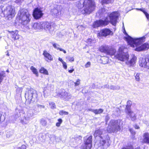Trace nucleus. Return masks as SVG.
<instances>
[{"mask_svg":"<svg viewBox=\"0 0 149 149\" xmlns=\"http://www.w3.org/2000/svg\"><path fill=\"white\" fill-rule=\"evenodd\" d=\"M86 42L88 43V46H91L93 44L92 40L91 39L88 38L87 39Z\"/></svg>","mask_w":149,"mask_h":149,"instance_id":"e433bc0d","label":"nucleus"},{"mask_svg":"<svg viewBox=\"0 0 149 149\" xmlns=\"http://www.w3.org/2000/svg\"><path fill=\"white\" fill-rule=\"evenodd\" d=\"M15 10L14 7L9 6L4 11V13L9 20H10L15 16Z\"/></svg>","mask_w":149,"mask_h":149,"instance_id":"f8f14e48","label":"nucleus"},{"mask_svg":"<svg viewBox=\"0 0 149 149\" xmlns=\"http://www.w3.org/2000/svg\"><path fill=\"white\" fill-rule=\"evenodd\" d=\"M109 85L108 84H106L105 85H104L102 86H99L98 87V88L100 89H101L102 88H106L109 89Z\"/></svg>","mask_w":149,"mask_h":149,"instance_id":"79ce46f5","label":"nucleus"},{"mask_svg":"<svg viewBox=\"0 0 149 149\" xmlns=\"http://www.w3.org/2000/svg\"><path fill=\"white\" fill-rule=\"evenodd\" d=\"M42 22H38L35 23L33 25V27L34 29L36 30H39L42 29Z\"/></svg>","mask_w":149,"mask_h":149,"instance_id":"4be33fe9","label":"nucleus"},{"mask_svg":"<svg viewBox=\"0 0 149 149\" xmlns=\"http://www.w3.org/2000/svg\"><path fill=\"white\" fill-rule=\"evenodd\" d=\"M87 87H86L85 88H84L82 90V93H87L88 90V89L87 88Z\"/></svg>","mask_w":149,"mask_h":149,"instance_id":"a18cd8bd","label":"nucleus"},{"mask_svg":"<svg viewBox=\"0 0 149 149\" xmlns=\"http://www.w3.org/2000/svg\"><path fill=\"white\" fill-rule=\"evenodd\" d=\"M25 98L26 102L30 105L38 100L37 92L33 89H30L25 93Z\"/></svg>","mask_w":149,"mask_h":149,"instance_id":"0eeeda50","label":"nucleus"},{"mask_svg":"<svg viewBox=\"0 0 149 149\" xmlns=\"http://www.w3.org/2000/svg\"><path fill=\"white\" fill-rule=\"evenodd\" d=\"M116 57L118 60L122 61H127L126 64L129 66H133L136 63V57L134 56L129 61V55L127 52L125 53L123 51L119 52L116 55Z\"/></svg>","mask_w":149,"mask_h":149,"instance_id":"39448f33","label":"nucleus"},{"mask_svg":"<svg viewBox=\"0 0 149 149\" xmlns=\"http://www.w3.org/2000/svg\"><path fill=\"white\" fill-rule=\"evenodd\" d=\"M62 63L63 64V68L65 69H66L67 67V65L66 64V63L65 62H63Z\"/></svg>","mask_w":149,"mask_h":149,"instance_id":"09e8293b","label":"nucleus"},{"mask_svg":"<svg viewBox=\"0 0 149 149\" xmlns=\"http://www.w3.org/2000/svg\"><path fill=\"white\" fill-rule=\"evenodd\" d=\"M137 10H140V11H142L144 14L145 15L146 18L148 19L149 18V14L146 12L145 10L143 8H137Z\"/></svg>","mask_w":149,"mask_h":149,"instance_id":"c756f323","label":"nucleus"},{"mask_svg":"<svg viewBox=\"0 0 149 149\" xmlns=\"http://www.w3.org/2000/svg\"><path fill=\"white\" fill-rule=\"evenodd\" d=\"M91 65V63L90 62H88L85 65V67L86 68H88Z\"/></svg>","mask_w":149,"mask_h":149,"instance_id":"603ef678","label":"nucleus"},{"mask_svg":"<svg viewBox=\"0 0 149 149\" xmlns=\"http://www.w3.org/2000/svg\"><path fill=\"white\" fill-rule=\"evenodd\" d=\"M92 136H87L84 138V143L82 144L81 148L82 149H91L92 146Z\"/></svg>","mask_w":149,"mask_h":149,"instance_id":"9b49d317","label":"nucleus"},{"mask_svg":"<svg viewBox=\"0 0 149 149\" xmlns=\"http://www.w3.org/2000/svg\"><path fill=\"white\" fill-rule=\"evenodd\" d=\"M104 111V110L102 109H95L94 113L95 114H100L102 113Z\"/></svg>","mask_w":149,"mask_h":149,"instance_id":"7c9ffc66","label":"nucleus"},{"mask_svg":"<svg viewBox=\"0 0 149 149\" xmlns=\"http://www.w3.org/2000/svg\"><path fill=\"white\" fill-rule=\"evenodd\" d=\"M81 137L80 136H79V141H81Z\"/></svg>","mask_w":149,"mask_h":149,"instance_id":"0e129e2a","label":"nucleus"},{"mask_svg":"<svg viewBox=\"0 0 149 149\" xmlns=\"http://www.w3.org/2000/svg\"><path fill=\"white\" fill-rule=\"evenodd\" d=\"M43 55L46 58V60L48 61V60L52 61L53 58L52 56L46 50L43 51Z\"/></svg>","mask_w":149,"mask_h":149,"instance_id":"412c9836","label":"nucleus"},{"mask_svg":"<svg viewBox=\"0 0 149 149\" xmlns=\"http://www.w3.org/2000/svg\"><path fill=\"white\" fill-rule=\"evenodd\" d=\"M120 88V87L118 86L111 85L110 86H109V89L113 90H119Z\"/></svg>","mask_w":149,"mask_h":149,"instance_id":"a878e982","label":"nucleus"},{"mask_svg":"<svg viewBox=\"0 0 149 149\" xmlns=\"http://www.w3.org/2000/svg\"><path fill=\"white\" fill-rule=\"evenodd\" d=\"M120 125L118 120H111L109 123L107 130L110 132L116 133L120 130Z\"/></svg>","mask_w":149,"mask_h":149,"instance_id":"6e6552de","label":"nucleus"},{"mask_svg":"<svg viewBox=\"0 0 149 149\" xmlns=\"http://www.w3.org/2000/svg\"><path fill=\"white\" fill-rule=\"evenodd\" d=\"M49 104L51 109H54L56 108V105L54 102H49Z\"/></svg>","mask_w":149,"mask_h":149,"instance_id":"c9c22d12","label":"nucleus"},{"mask_svg":"<svg viewBox=\"0 0 149 149\" xmlns=\"http://www.w3.org/2000/svg\"><path fill=\"white\" fill-rule=\"evenodd\" d=\"M145 38L146 37L144 36L138 38H133L128 35L127 42L131 47H136L134 49L135 51H143L149 49L148 43L145 42L143 44L145 41Z\"/></svg>","mask_w":149,"mask_h":149,"instance_id":"f03ea898","label":"nucleus"},{"mask_svg":"<svg viewBox=\"0 0 149 149\" xmlns=\"http://www.w3.org/2000/svg\"><path fill=\"white\" fill-rule=\"evenodd\" d=\"M52 44L53 47L55 48L57 50H59L60 51L63 52L65 54L66 53V51L65 50L58 47L60 46L58 44L54 42H52Z\"/></svg>","mask_w":149,"mask_h":149,"instance_id":"b1692460","label":"nucleus"},{"mask_svg":"<svg viewBox=\"0 0 149 149\" xmlns=\"http://www.w3.org/2000/svg\"><path fill=\"white\" fill-rule=\"evenodd\" d=\"M94 110L95 109H88V111H91L94 113Z\"/></svg>","mask_w":149,"mask_h":149,"instance_id":"6e6d98bb","label":"nucleus"},{"mask_svg":"<svg viewBox=\"0 0 149 149\" xmlns=\"http://www.w3.org/2000/svg\"><path fill=\"white\" fill-rule=\"evenodd\" d=\"M134 127L136 129H138L139 128V127L137 125H135Z\"/></svg>","mask_w":149,"mask_h":149,"instance_id":"bf43d9fd","label":"nucleus"},{"mask_svg":"<svg viewBox=\"0 0 149 149\" xmlns=\"http://www.w3.org/2000/svg\"><path fill=\"white\" fill-rule=\"evenodd\" d=\"M5 76V73L4 71H2L0 72V84L3 80Z\"/></svg>","mask_w":149,"mask_h":149,"instance_id":"bb28decb","label":"nucleus"},{"mask_svg":"<svg viewBox=\"0 0 149 149\" xmlns=\"http://www.w3.org/2000/svg\"><path fill=\"white\" fill-rule=\"evenodd\" d=\"M40 72L46 75L48 74V72L47 70L43 67H42L39 70Z\"/></svg>","mask_w":149,"mask_h":149,"instance_id":"cd10ccee","label":"nucleus"},{"mask_svg":"<svg viewBox=\"0 0 149 149\" xmlns=\"http://www.w3.org/2000/svg\"><path fill=\"white\" fill-rule=\"evenodd\" d=\"M58 60L60 62H61L62 63L63 62H64L62 60V58L59 57L58 58Z\"/></svg>","mask_w":149,"mask_h":149,"instance_id":"4d7b16f0","label":"nucleus"},{"mask_svg":"<svg viewBox=\"0 0 149 149\" xmlns=\"http://www.w3.org/2000/svg\"><path fill=\"white\" fill-rule=\"evenodd\" d=\"M80 84V80L78 79L76 81L74 82L75 86H78Z\"/></svg>","mask_w":149,"mask_h":149,"instance_id":"49530a36","label":"nucleus"},{"mask_svg":"<svg viewBox=\"0 0 149 149\" xmlns=\"http://www.w3.org/2000/svg\"><path fill=\"white\" fill-rule=\"evenodd\" d=\"M17 17L21 24L25 25L30 22L31 16L27 10L22 9L18 12Z\"/></svg>","mask_w":149,"mask_h":149,"instance_id":"423d86ee","label":"nucleus"},{"mask_svg":"<svg viewBox=\"0 0 149 149\" xmlns=\"http://www.w3.org/2000/svg\"><path fill=\"white\" fill-rule=\"evenodd\" d=\"M94 136L95 137H98L100 138L99 142L96 143L99 147L101 148L104 149L107 148L110 146L109 136L106 134L105 135L102 134L101 130H98L95 131Z\"/></svg>","mask_w":149,"mask_h":149,"instance_id":"20e7f679","label":"nucleus"},{"mask_svg":"<svg viewBox=\"0 0 149 149\" xmlns=\"http://www.w3.org/2000/svg\"><path fill=\"white\" fill-rule=\"evenodd\" d=\"M102 61V63L105 64L107 63L108 61V58L106 57H103L101 59Z\"/></svg>","mask_w":149,"mask_h":149,"instance_id":"2f4dec72","label":"nucleus"},{"mask_svg":"<svg viewBox=\"0 0 149 149\" xmlns=\"http://www.w3.org/2000/svg\"><path fill=\"white\" fill-rule=\"evenodd\" d=\"M132 104V102L130 100H128L127 101V105H126V107L125 109V111H127L128 110H130Z\"/></svg>","mask_w":149,"mask_h":149,"instance_id":"393cba45","label":"nucleus"},{"mask_svg":"<svg viewBox=\"0 0 149 149\" xmlns=\"http://www.w3.org/2000/svg\"><path fill=\"white\" fill-rule=\"evenodd\" d=\"M139 65L142 67L149 69V56H147L145 58H142L139 61Z\"/></svg>","mask_w":149,"mask_h":149,"instance_id":"dca6fc26","label":"nucleus"},{"mask_svg":"<svg viewBox=\"0 0 149 149\" xmlns=\"http://www.w3.org/2000/svg\"><path fill=\"white\" fill-rule=\"evenodd\" d=\"M119 110H119V109H117V111H119Z\"/></svg>","mask_w":149,"mask_h":149,"instance_id":"774afa93","label":"nucleus"},{"mask_svg":"<svg viewBox=\"0 0 149 149\" xmlns=\"http://www.w3.org/2000/svg\"><path fill=\"white\" fill-rule=\"evenodd\" d=\"M6 72H9V70H6Z\"/></svg>","mask_w":149,"mask_h":149,"instance_id":"338daca9","label":"nucleus"},{"mask_svg":"<svg viewBox=\"0 0 149 149\" xmlns=\"http://www.w3.org/2000/svg\"><path fill=\"white\" fill-rule=\"evenodd\" d=\"M99 49L101 52L110 55H113L116 52L113 48L106 45L101 46Z\"/></svg>","mask_w":149,"mask_h":149,"instance_id":"9d476101","label":"nucleus"},{"mask_svg":"<svg viewBox=\"0 0 149 149\" xmlns=\"http://www.w3.org/2000/svg\"><path fill=\"white\" fill-rule=\"evenodd\" d=\"M125 112L127 115L130 117L132 121H134L136 119V113L131 110L126 111Z\"/></svg>","mask_w":149,"mask_h":149,"instance_id":"6ab92c4d","label":"nucleus"},{"mask_svg":"<svg viewBox=\"0 0 149 149\" xmlns=\"http://www.w3.org/2000/svg\"><path fill=\"white\" fill-rule=\"evenodd\" d=\"M22 91V88H18L16 89V93L18 95V96H21Z\"/></svg>","mask_w":149,"mask_h":149,"instance_id":"473e14b6","label":"nucleus"},{"mask_svg":"<svg viewBox=\"0 0 149 149\" xmlns=\"http://www.w3.org/2000/svg\"><path fill=\"white\" fill-rule=\"evenodd\" d=\"M31 70L33 72V73L35 74L36 76H38V73L37 70L33 66H32L30 68Z\"/></svg>","mask_w":149,"mask_h":149,"instance_id":"c85d7f7f","label":"nucleus"},{"mask_svg":"<svg viewBox=\"0 0 149 149\" xmlns=\"http://www.w3.org/2000/svg\"><path fill=\"white\" fill-rule=\"evenodd\" d=\"M45 136L43 134H40L38 136V138L40 141L43 142L45 139Z\"/></svg>","mask_w":149,"mask_h":149,"instance_id":"72a5a7b5","label":"nucleus"},{"mask_svg":"<svg viewBox=\"0 0 149 149\" xmlns=\"http://www.w3.org/2000/svg\"><path fill=\"white\" fill-rule=\"evenodd\" d=\"M92 85H93V86H94V84H92ZM95 87V86H92V88H94Z\"/></svg>","mask_w":149,"mask_h":149,"instance_id":"e2e57ef3","label":"nucleus"},{"mask_svg":"<svg viewBox=\"0 0 149 149\" xmlns=\"http://www.w3.org/2000/svg\"><path fill=\"white\" fill-rule=\"evenodd\" d=\"M42 28H44L47 32L52 34L54 30V28L52 25V23L48 22H42Z\"/></svg>","mask_w":149,"mask_h":149,"instance_id":"2eb2a0df","label":"nucleus"},{"mask_svg":"<svg viewBox=\"0 0 149 149\" xmlns=\"http://www.w3.org/2000/svg\"><path fill=\"white\" fill-rule=\"evenodd\" d=\"M24 0H15L14 1L17 3H22Z\"/></svg>","mask_w":149,"mask_h":149,"instance_id":"de8ad7c7","label":"nucleus"},{"mask_svg":"<svg viewBox=\"0 0 149 149\" xmlns=\"http://www.w3.org/2000/svg\"><path fill=\"white\" fill-rule=\"evenodd\" d=\"M123 26L122 28H124V29H125V28H124V24H123Z\"/></svg>","mask_w":149,"mask_h":149,"instance_id":"69168bd1","label":"nucleus"},{"mask_svg":"<svg viewBox=\"0 0 149 149\" xmlns=\"http://www.w3.org/2000/svg\"><path fill=\"white\" fill-rule=\"evenodd\" d=\"M45 91H43V92H44V95L45 97Z\"/></svg>","mask_w":149,"mask_h":149,"instance_id":"680f3d73","label":"nucleus"},{"mask_svg":"<svg viewBox=\"0 0 149 149\" xmlns=\"http://www.w3.org/2000/svg\"><path fill=\"white\" fill-rule=\"evenodd\" d=\"M57 96L61 99L66 101L69 100L72 97L71 95L68 92V91H66L63 89L59 90L57 94Z\"/></svg>","mask_w":149,"mask_h":149,"instance_id":"1a4fd4ad","label":"nucleus"},{"mask_svg":"<svg viewBox=\"0 0 149 149\" xmlns=\"http://www.w3.org/2000/svg\"><path fill=\"white\" fill-rule=\"evenodd\" d=\"M40 123L43 126H45L47 124L46 121L43 118L41 120Z\"/></svg>","mask_w":149,"mask_h":149,"instance_id":"ea45409f","label":"nucleus"},{"mask_svg":"<svg viewBox=\"0 0 149 149\" xmlns=\"http://www.w3.org/2000/svg\"><path fill=\"white\" fill-rule=\"evenodd\" d=\"M66 58L70 62H72L74 61V58L73 57H70V56H68L66 57Z\"/></svg>","mask_w":149,"mask_h":149,"instance_id":"37998d69","label":"nucleus"},{"mask_svg":"<svg viewBox=\"0 0 149 149\" xmlns=\"http://www.w3.org/2000/svg\"><path fill=\"white\" fill-rule=\"evenodd\" d=\"M29 107L35 115L39 113L42 109H45V105L38 104L34 105L31 104L30 105Z\"/></svg>","mask_w":149,"mask_h":149,"instance_id":"4468645a","label":"nucleus"},{"mask_svg":"<svg viewBox=\"0 0 149 149\" xmlns=\"http://www.w3.org/2000/svg\"><path fill=\"white\" fill-rule=\"evenodd\" d=\"M59 113L60 115H67L68 114V113L67 112L63 110L60 111H59Z\"/></svg>","mask_w":149,"mask_h":149,"instance_id":"a19ab883","label":"nucleus"},{"mask_svg":"<svg viewBox=\"0 0 149 149\" xmlns=\"http://www.w3.org/2000/svg\"><path fill=\"white\" fill-rule=\"evenodd\" d=\"M43 15L42 11L40 8H36L33 10V16L35 19H38L40 18Z\"/></svg>","mask_w":149,"mask_h":149,"instance_id":"f3484780","label":"nucleus"},{"mask_svg":"<svg viewBox=\"0 0 149 149\" xmlns=\"http://www.w3.org/2000/svg\"><path fill=\"white\" fill-rule=\"evenodd\" d=\"M109 119V118L108 116H106L105 118V121L106 123H107Z\"/></svg>","mask_w":149,"mask_h":149,"instance_id":"864d4df0","label":"nucleus"},{"mask_svg":"<svg viewBox=\"0 0 149 149\" xmlns=\"http://www.w3.org/2000/svg\"><path fill=\"white\" fill-rule=\"evenodd\" d=\"M122 149H133V148L132 146H130L123 147Z\"/></svg>","mask_w":149,"mask_h":149,"instance_id":"8fccbe9b","label":"nucleus"},{"mask_svg":"<svg viewBox=\"0 0 149 149\" xmlns=\"http://www.w3.org/2000/svg\"><path fill=\"white\" fill-rule=\"evenodd\" d=\"M143 137L144 142L145 143H149V134L148 133H145Z\"/></svg>","mask_w":149,"mask_h":149,"instance_id":"5701e85b","label":"nucleus"},{"mask_svg":"<svg viewBox=\"0 0 149 149\" xmlns=\"http://www.w3.org/2000/svg\"><path fill=\"white\" fill-rule=\"evenodd\" d=\"M125 32H123V33H124V34L125 35H127V33L126 32V31H125Z\"/></svg>","mask_w":149,"mask_h":149,"instance_id":"052dcab7","label":"nucleus"},{"mask_svg":"<svg viewBox=\"0 0 149 149\" xmlns=\"http://www.w3.org/2000/svg\"><path fill=\"white\" fill-rule=\"evenodd\" d=\"M129 130L130 132L132 135H134L136 133L134 131L133 129H130Z\"/></svg>","mask_w":149,"mask_h":149,"instance_id":"3c124183","label":"nucleus"},{"mask_svg":"<svg viewBox=\"0 0 149 149\" xmlns=\"http://www.w3.org/2000/svg\"><path fill=\"white\" fill-rule=\"evenodd\" d=\"M5 118L4 115H2L0 112V124L5 120Z\"/></svg>","mask_w":149,"mask_h":149,"instance_id":"4c0bfd02","label":"nucleus"},{"mask_svg":"<svg viewBox=\"0 0 149 149\" xmlns=\"http://www.w3.org/2000/svg\"><path fill=\"white\" fill-rule=\"evenodd\" d=\"M108 10L104 8H101L99 10L97 14H98L100 17H104V19H100L95 21L93 24L94 28H97L101 26H105L110 22L113 25L115 26L117 20L118 19L119 15L117 12H113L109 14Z\"/></svg>","mask_w":149,"mask_h":149,"instance_id":"f257e3e1","label":"nucleus"},{"mask_svg":"<svg viewBox=\"0 0 149 149\" xmlns=\"http://www.w3.org/2000/svg\"><path fill=\"white\" fill-rule=\"evenodd\" d=\"M74 71V69H73L72 70H69L68 72L70 73H72Z\"/></svg>","mask_w":149,"mask_h":149,"instance_id":"13d9d810","label":"nucleus"},{"mask_svg":"<svg viewBox=\"0 0 149 149\" xmlns=\"http://www.w3.org/2000/svg\"><path fill=\"white\" fill-rule=\"evenodd\" d=\"M76 6L79 9L82 8V13L85 15L90 14L95 8L93 0H80L77 2Z\"/></svg>","mask_w":149,"mask_h":149,"instance_id":"7ed1b4c3","label":"nucleus"},{"mask_svg":"<svg viewBox=\"0 0 149 149\" xmlns=\"http://www.w3.org/2000/svg\"><path fill=\"white\" fill-rule=\"evenodd\" d=\"M112 0H102L101 3L102 5L109 4L111 3Z\"/></svg>","mask_w":149,"mask_h":149,"instance_id":"f704fd0d","label":"nucleus"},{"mask_svg":"<svg viewBox=\"0 0 149 149\" xmlns=\"http://www.w3.org/2000/svg\"><path fill=\"white\" fill-rule=\"evenodd\" d=\"M9 32L12 38L14 40H17L20 38V36L18 34V31L17 30H16L15 31H9Z\"/></svg>","mask_w":149,"mask_h":149,"instance_id":"aec40b11","label":"nucleus"},{"mask_svg":"<svg viewBox=\"0 0 149 149\" xmlns=\"http://www.w3.org/2000/svg\"><path fill=\"white\" fill-rule=\"evenodd\" d=\"M139 73H137L135 76V79L136 81H139L140 80Z\"/></svg>","mask_w":149,"mask_h":149,"instance_id":"c03bdc74","label":"nucleus"},{"mask_svg":"<svg viewBox=\"0 0 149 149\" xmlns=\"http://www.w3.org/2000/svg\"><path fill=\"white\" fill-rule=\"evenodd\" d=\"M21 149H26V146L24 145H22L21 147H20Z\"/></svg>","mask_w":149,"mask_h":149,"instance_id":"5fc2aeb1","label":"nucleus"},{"mask_svg":"<svg viewBox=\"0 0 149 149\" xmlns=\"http://www.w3.org/2000/svg\"><path fill=\"white\" fill-rule=\"evenodd\" d=\"M35 114V113L32 111L31 109L27 111L26 113L24 114L23 120H21L23 124H27L30 120Z\"/></svg>","mask_w":149,"mask_h":149,"instance_id":"ddd939ff","label":"nucleus"},{"mask_svg":"<svg viewBox=\"0 0 149 149\" xmlns=\"http://www.w3.org/2000/svg\"><path fill=\"white\" fill-rule=\"evenodd\" d=\"M111 31L109 29H104L101 30L98 35L99 36L106 37L110 34Z\"/></svg>","mask_w":149,"mask_h":149,"instance_id":"a211bd4d","label":"nucleus"},{"mask_svg":"<svg viewBox=\"0 0 149 149\" xmlns=\"http://www.w3.org/2000/svg\"><path fill=\"white\" fill-rule=\"evenodd\" d=\"M58 121L56 123V126L58 127L60 126L61 124L62 123L63 120L61 118H59L58 120Z\"/></svg>","mask_w":149,"mask_h":149,"instance_id":"58836bf2","label":"nucleus"}]
</instances>
